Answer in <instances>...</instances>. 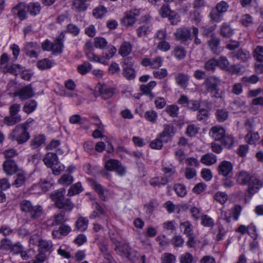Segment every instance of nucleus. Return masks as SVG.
<instances>
[{
    "mask_svg": "<svg viewBox=\"0 0 263 263\" xmlns=\"http://www.w3.org/2000/svg\"><path fill=\"white\" fill-rule=\"evenodd\" d=\"M162 263H175L176 257L168 253H164L161 257Z\"/></svg>",
    "mask_w": 263,
    "mask_h": 263,
    "instance_id": "774afa93",
    "label": "nucleus"
},
{
    "mask_svg": "<svg viewBox=\"0 0 263 263\" xmlns=\"http://www.w3.org/2000/svg\"><path fill=\"white\" fill-rule=\"evenodd\" d=\"M73 177L71 175L66 174L63 175L59 179L58 182L64 186H68L73 182Z\"/></svg>",
    "mask_w": 263,
    "mask_h": 263,
    "instance_id": "58836bf2",
    "label": "nucleus"
},
{
    "mask_svg": "<svg viewBox=\"0 0 263 263\" xmlns=\"http://www.w3.org/2000/svg\"><path fill=\"white\" fill-rule=\"evenodd\" d=\"M108 43L105 39L102 37H96L94 39V46L101 49H104L107 46Z\"/></svg>",
    "mask_w": 263,
    "mask_h": 263,
    "instance_id": "09e8293b",
    "label": "nucleus"
},
{
    "mask_svg": "<svg viewBox=\"0 0 263 263\" xmlns=\"http://www.w3.org/2000/svg\"><path fill=\"white\" fill-rule=\"evenodd\" d=\"M100 93L104 99H108L114 95V89L112 88H108L105 86H102L100 89Z\"/></svg>",
    "mask_w": 263,
    "mask_h": 263,
    "instance_id": "864d4df0",
    "label": "nucleus"
},
{
    "mask_svg": "<svg viewBox=\"0 0 263 263\" xmlns=\"http://www.w3.org/2000/svg\"><path fill=\"white\" fill-rule=\"evenodd\" d=\"M37 102L35 100H30L26 102L23 107V111L29 114L32 112L36 108Z\"/></svg>",
    "mask_w": 263,
    "mask_h": 263,
    "instance_id": "ea45409f",
    "label": "nucleus"
},
{
    "mask_svg": "<svg viewBox=\"0 0 263 263\" xmlns=\"http://www.w3.org/2000/svg\"><path fill=\"white\" fill-rule=\"evenodd\" d=\"M29 127V123L28 122L18 124L9 134V138L12 141H16L18 144L26 142L30 138L28 131Z\"/></svg>",
    "mask_w": 263,
    "mask_h": 263,
    "instance_id": "7ed1b4c3",
    "label": "nucleus"
},
{
    "mask_svg": "<svg viewBox=\"0 0 263 263\" xmlns=\"http://www.w3.org/2000/svg\"><path fill=\"white\" fill-rule=\"evenodd\" d=\"M152 25L150 22L146 21L142 23L136 29L137 35L138 37H145L151 32Z\"/></svg>",
    "mask_w": 263,
    "mask_h": 263,
    "instance_id": "a211bd4d",
    "label": "nucleus"
},
{
    "mask_svg": "<svg viewBox=\"0 0 263 263\" xmlns=\"http://www.w3.org/2000/svg\"><path fill=\"white\" fill-rule=\"evenodd\" d=\"M189 78L188 76L185 74L179 73L176 76V81L182 88H185L188 84Z\"/></svg>",
    "mask_w": 263,
    "mask_h": 263,
    "instance_id": "c85d7f7f",
    "label": "nucleus"
},
{
    "mask_svg": "<svg viewBox=\"0 0 263 263\" xmlns=\"http://www.w3.org/2000/svg\"><path fill=\"white\" fill-rule=\"evenodd\" d=\"M210 134L215 140L220 141L226 135L224 129L216 126L211 129Z\"/></svg>",
    "mask_w": 263,
    "mask_h": 263,
    "instance_id": "5701e85b",
    "label": "nucleus"
},
{
    "mask_svg": "<svg viewBox=\"0 0 263 263\" xmlns=\"http://www.w3.org/2000/svg\"><path fill=\"white\" fill-rule=\"evenodd\" d=\"M40 49V46L36 42L27 43L23 49L25 54L30 58H36L37 54L36 50Z\"/></svg>",
    "mask_w": 263,
    "mask_h": 263,
    "instance_id": "4468645a",
    "label": "nucleus"
},
{
    "mask_svg": "<svg viewBox=\"0 0 263 263\" xmlns=\"http://www.w3.org/2000/svg\"><path fill=\"white\" fill-rule=\"evenodd\" d=\"M229 8L227 2L221 1L218 3L215 8H213L210 14V16L212 21L215 22H219L222 21L223 15Z\"/></svg>",
    "mask_w": 263,
    "mask_h": 263,
    "instance_id": "423d86ee",
    "label": "nucleus"
},
{
    "mask_svg": "<svg viewBox=\"0 0 263 263\" xmlns=\"http://www.w3.org/2000/svg\"><path fill=\"white\" fill-rule=\"evenodd\" d=\"M66 32L73 36H77L80 32V29L76 25L69 24L66 27Z\"/></svg>",
    "mask_w": 263,
    "mask_h": 263,
    "instance_id": "680f3d73",
    "label": "nucleus"
},
{
    "mask_svg": "<svg viewBox=\"0 0 263 263\" xmlns=\"http://www.w3.org/2000/svg\"><path fill=\"white\" fill-rule=\"evenodd\" d=\"M158 117L157 112L153 110L146 111L144 114V118L149 122L154 123L156 121Z\"/></svg>",
    "mask_w": 263,
    "mask_h": 263,
    "instance_id": "4d7b16f0",
    "label": "nucleus"
},
{
    "mask_svg": "<svg viewBox=\"0 0 263 263\" xmlns=\"http://www.w3.org/2000/svg\"><path fill=\"white\" fill-rule=\"evenodd\" d=\"M253 55L258 62H263V46H257L253 51Z\"/></svg>",
    "mask_w": 263,
    "mask_h": 263,
    "instance_id": "8fccbe9b",
    "label": "nucleus"
},
{
    "mask_svg": "<svg viewBox=\"0 0 263 263\" xmlns=\"http://www.w3.org/2000/svg\"><path fill=\"white\" fill-rule=\"evenodd\" d=\"M217 66L221 69L225 71L230 70V62L227 57L221 56L219 59H217Z\"/></svg>",
    "mask_w": 263,
    "mask_h": 263,
    "instance_id": "f704fd0d",
    "label": "nucleus"
},
{
    "mask_svg": "<svg viewBox=\"0 0 263 263\" xmlns=\"http://www.w3.org/2000/svg\"><path fill=\"white\" fill-rule=\"evenodd\" d=\"M258 81L259 78L255 74H253L250 77H243L242 78V82L247 86L255 84Z\"/></svg>",
    "mask_w": 263,
    "mask_h": 263,
    "instance_id": "6e6d98bb",
    "label": "nucleus"
},
{
    "mask_svg": "<svg viewBox=\"0 0 263 263\" xmlns=\"http://www.w3.org/2000/svg\"><path fill=\"white\" fill-rule=\"evenodd\" d=\"M209 46L214 54H218L221 51L220 46V39L217 37H212L209 42Z\"/></svg>",
    "mask_w": 263,
    "mask_h": 263,
    "instance_id": "bb28decb",
    "label": "nucleus"
},
{
    "mask_svg": "<svg viewBox=\"0 0 263 263\" xmlns=\"http://www.w3.org/2000/svg\"><path fill=\"white\" fill-rule=\"evenodd\" d=\"M123 75L128 80H133L136 77L135 69L129 65H125L123 68Z\"/></svg>",
    "mask_w": 263,
    "mask_h": 263,
    "instance_id": "72a5a7b5",
    "label": "nucleus"
},
{
    "mask_svg": "<svg viewBox=\"0 0 263 263\" xmlns=\"http://www.w3.org/2000/svg\"><path fill=\"white\" fill-rule=\"evenodd\" d=\"M233 168V165L231 162L223 160L219 164L217 171L220 175L227 177L232 175Z\"/></svg>",
    "mask_w": 263,
    "mask_h": 263,
    "instance_id": "f8f14e48",
    "label": "nucleus"
},
{
    "mask_svg": "<svg viewBox=\"0 0 263 263\" xmlns=\"http://www.w3.org/2000/svg\"><path fill=\"white\" fill-rule=\"evenodd\" d=\"M214 199L219 203L223 204L228 200V195L225 192H218L214 195Z\"/></svg>",
    "mask_w": 263,
    "mask_h": 263,
    "instance_id": "bf43d9fd",
    "label": "nucleus"
},
{
    "mask_svg": "<svg viewBox=\"0 0 263 263\" xmlns=\"http://www.w3.org/2000/svg\"><path fill=\"white\" fill-rule=\"evenodd\" d=\"M20 208L22 212L28 214L32 219H38L44 214L42 206L34 205L28 200H22L20 204Z\"/></svg>",
    "mask_w": 263,
    "mask_h": 263,
    "instance_id": "20e7f679",
    "label": "nucleus"
},
{
    "mask_svg": "<svg viewBox=\"0 0 263 263\" xmlns=\"http://www.w3.org/2000/svg\"><path fill=\"white\" fill-rule=\"evenodd\" d=\"M107 9L103 6L100 5L92 11L93 16L97 19H100L107 13Z\"/></svg>",
    "mask_w": 263,
    "mask_h": 263,
    "instance_id": "c9c22d12",
    "label": "nucleus"
},
{
    "mask_svg": "<svg viewBox=\"0 0 263 263\" xmlns=\"http://www.w3.org/2000/svg\"><path fill=\"white\" fill-rule=\"evenodd\" d=\"M4 172L9 176H12L18 171V166L16 162L12 159H6L3 164Z\"/></svg>",
    "mask_w": 263,
    "mask_h": 263,
    "instance_id": "ddd939ff",
    "label": "nucleus"
},
{
    "mask_svg": "<svg viewBox=\"0 0 263 263\" xmlns=\"http://www.w3.org/2000/svg\"><path fill=\"white\" fill-rule=\"evenodd\" d=\"M175 39L181 43H185L192 39V33L191 30L185 27H181L176 29L174 33Z\"/></svg>",
    "mask_w": 263,
    "mask_h": 263,
    "instance_id": "9d476101",
    "label": "nucleus"
},
{
    "mask_svg": "<svg viewBox=\"0 0 263 263\" xmlns=\"http://www.w3.org/2000/svg\"><path fill=\"white\" fill-rule=\"evenodd\" d=\"M92 187L95 190V191L99 194V196L101 199L103 201H105L106 200L105 193L107 192V190H105L101 184L96 182H94L92 183Z\"/></svg>",
    "mask_w": 263,
    "mask_h": 263,
    "instance_id": "4c0bfd02",
    "label": "nucleus"
},
{
    "mask_svg": "<svg viewBox=\"0 0 263 263\" xmlns=\"http://www.w3.org/2000/svg\"><path fill=\"white\" fill-rule=\"evenodd\" d=\"M83 190L81 183L80 182H77L72 184L69 189L67 195L72 196L79 194L83 191Z\"/></svg>",
    "mask_w": 263,
    "mask_h": 263,
    "instance_id": "c756f323",
    "label": "nucleus"
},
{
    "mask_svg": "<svg viewBox=\"0 0 263 263\" xmlns=\"http://www.w3.org/2000/svg\"><path fill=\"white\" fill-rule=\"evenodd\" d=\"M27 10L32 15H36L41 10V6L39 3H30L27 6Z\"/></svg>",
    "mask_w": 263,
    "mask_h": 263,
    "instance_id": "79ce46f5",
    "label": "nucleus"
},
{
    "mask_svg": "<svg viewBox=\"0 0 263 263\" xmlns=\"http://www.w3.org/2000/svg\"><path fill=\"white\" fill-rule=\"evenodd\" d=\"M30 241L31 243L36 244L40 248L44 249L47 251H48L52 247L50 241L41 239L37 236H33Z\"/></svg>",
    "mask_w": 263,
    "mask_h": 263,
    "instance_id": "4be33fe9",
    "label": "nucleus"
},
{
    "mask_svg": "<svg viewBox=\"0 0 263 263\" xmlns=\"http://www.w3.org/2000/svg\"><path fill=\"white\" fill-rule=\"evenodd\" d=\"M156 82L155 81H150L147 84H142L140 86V89L143 93L149 92L156 86Z\"/></svg>",
    "mask_w": 263,
    "mask_h": 263,
    "instance_id": "0e129e2a",
    "label": "nucleus"
},
{
    "mask_svg": "<svg viewBox=\"0 0 263 263\" xmlns=\"http://www.w3.org/2000/svg\"><path fill=\"white\" fill-rule=\"evenodd\" d=\"M180 229L181 232L187 235H191L192 233V226L189 221L182 222L180 224Z\"/></svg>",
    "mask_w": 263,
    "mask_h": 263,
    "instance_id": "49530a36",
    "label": "nucleus"
},
{
    "mask_svg": "<svg viewBox=\"0 0 263 263\" xmlns=\"http://www.w3.org/2000/svg\"><path fill=\"white\" fill-rule=\"evenodd\" d=\"M221 80L219 77L211 76L207 77L201 85L200 91L203 93L210 92L213 98H222L224 92L219 88Z\"/></svg>",
    "mask_w": 263,
    "mask_h": 263,
    "instance_id": "f03ea898",
    "label": "nucleus"
},
{
    "mask_svg": "<svg viewBox=\"0 0 263 263\" xmlns=\"http://www.w3.org/2000/svg\"><path fill=\"white\" fill-rule=\"evenodd\" d=\"M216 161V156L211 153L204 155L200 159L201 162L206 165H211L215 163Z\"/></svg>",
    "mask_w": 263,
    "mask_h": 263,
    "instance_id": "cd10ccee",
    "label": "nucleus"
},
{
    "mask_svg": "<svg viewBox=\"0 0 263 263\" xmlns=\"http://www.w3.org/2000/svg\"><path fill=\"white\" fill-rule=\"evenodd\" d=\"M201 224L206 227H213L215 224L214 219L207 215H203L200 217Z\"/></svg>",
    "mask_w": 263,
    "mask_h": 263,
    "instance_id": "37998d69",
    "label": "nucleus"
},
{
    "mask_svg": "<svg viewBox=\"0 0 263 263\" xmlns=\"http://www.w3.org/2000/svg\"><path fill=\"white\" fill-rule=\"evenodd\" d=\"M159 13L162 17H166L173 14L174 12L171 10L168 5L164 4L161 7Z\"/></svg>",
    "mask_w": 263,
    "mask_h": 263,
    "instance_id": "052dcab7",
    "label": "nucleus"
},
{
    "mask_svg": "<svg viewBox=\"0 0 263 263\" xmlns=\"http://www.w3.org/2000/svg\"><path fill=\"white\" fill-rule=\"evenodd\" d=\"M65 193V190L64 189H60L58 191H55L52 194L51 198L52 200L54 202L55 205L57 203L60 202L64 198V195Z\"/></svg>",
    "mask_w": 263,
    "mask_h": 263,
    "instance_id": "473e14b6",
    "label": "nucleus"
},
{
    "mask_svg": "<svg viewBox=\"0 0 263 263\" xmlns=\"http://www.w3.org/2000/svg\"><path fill=\"white\" fill-rule=\"evenodd\" d=\"M115 250L116 253L122 257H125L132 261H135L138 257L136 256L137 252L132 251L129 246L126 243L119 244L117 246Z\"/></svg>",
    "mask_w": 263,
    "mask_h": 263,
    "instance_id": "6e6552de",
    "label": "nucleus"
},
{
    "mask_svg": "<svg viewBox=\"0 0 263 263\" xmlns=\"http://www.w3.org/2000/svg\"><path fill=\"white\" fill-rule=\"evenodd\" d=\"M88 220L84 217H80L76 222L77 229L82 232L85 231L88 227Z\"/></svg>",
    "mask_w": 263,
    "mask_h": 263,
    "instance_id": "e433bc0d",
    "label": "nucleus"
},
{
    "mask_svg": "<svg viewBox=\"0 0 263 263\" xmlns=\"http://www.w3.org/2000/svg\"><path fill=\"white\" fill-rule=\"evenodd\" d=\"M92 0H73L71 9L77 12L85 11L89 6L88 2Z\"/></svg>",
    "mask_w": 263,
    "mask_h": 263,
    "instance_id": "6ab92c4d",
    "label": "nucleus"
},
{
    "mask_svg": "<svg viewBox=\"0 0 263 263\" xmlns=\"http://www.w3.org/2000/svg\"><path fill=\"white\" fill-rule=\"evenodd\" d=\"M57 154H63V152L62 150L59 148L57 150V153L49 152L45 155L43 161L48 167L51 168L54 165H57V164H59Z\"/></svg>",
    "mask_w": 263,
    "mask_h": 263,
    "instance_id": "9b49d317",
    "label": "nucleus"
},
{
    "mask_svg": "<svg viewBox=\"0 0 263 263\" xmlns=\"http://www.w3.org/2000/svg\"><path fill=\"white\" fill-rule=\"evenodd\" d=\"M37 67L42 70L49 69L52 67V63L49 59H44L37 62Z\"/></svg>",
    "mask_w": 263,
    "mask_h": 263,
    "instance_id": "69168bd1",
    "label": "nucleus"
},
{
    "mask_svg": "<svg viewBox=\"0 0 263 263\" xmlns=\"http://www.w3.org/2000/svg\"><path fill=\"white\" fill-rule=\"evenodd\" d=\"M21 105L15 103L10 106L9 108V116H6L4 119V123L7 126H13L22 120L21 115L19 114Z\"/></svg>",
    "mask_w": 263,
    "mask_h": 263,
    "instance_id": "39448f33",
    "label": "nucleus"
},
{
    "mask_svg": "<svg viewBox=\"0 0 263 263\" xmlns=\"http://www.w3.org/2000/svg\"><path fill=\"white\" fill-rule=\"evenodd\" d=\"M229 113L226 109H219L216 111V119L219 122L225 121L228 118Z\"/></svg>",
    "mask_w": 263,
    "mask_h": 263,
    "instance_id": "a18cd8bd",
    "label": "nucleus"
},
{
    "mask_svg": "<svg viewBox=\"0 0 263 263\" xmlns=\"http://www.w3.org/2000/svg\"><path fill=\"white\" fill-rule=\"evenodd\" d=\"M236 178L238 184L242 185H248V191L251 196L257 193L262 185L260 180L247 171L239 172L236 175Z\"/></svg>",
    "mask_w": 263,
    "mask_h": 263,
    "instance_id": "f257e3e1",
    "label": "nucleus"
},
{
    "mask_svg": "<svg viewBox=\"0 0 263 263\" xmlns=\"http://www.w3.org/2000/svg\"><path fill=\"white\" fill-rule=\"evenodd\" d=\"M46 141V137L43 135L35 136L30 142L32 149H36L41 146Z\"/></svg>",
    "mask_w": 263,
    "mask_h": 263,
    "instance_id": "a878e982",
    "label": "nucleus"
},
{
    "mask_svg": "<svg viewBox=\"0 0 263 263\" xmlns=\"http://www.w3.org/2000/svg\"><path fill=\"white\" fill-rule=\"evenodd\" d=\"M141 9H132L126 11L121 20V25L125 28L133 26L137 21V18L140 15Z\"/></svg>",
    "mask_w": 263,
    "mask_h": 263,
    "instance_id": "0eeeda50",
    "label": "nucleus"
},
{
    "mask_svg": "<svg viewBox=\"0 0 263 263\" xmlns=\"http://www.w3.org/2000/svg\"><path fill=\"white\" fill-rule=\"evenodd\" d=\"M258 133L249 132L245 136L246 141L250 144H254L259 139Z\"/></svg>",
    "mask_w": 263,
    "mask_h": 263,
    "instance_id": "a19ab883",
    "label": "nucleus"
},
{
    "mask_svg": "<svg viewBox=\"0 0 263 263\" xmlns=\"http://www.w3.org/2000/svg\"><path fill=\"white\" fill-rule=\"evenodd\" d=\"M175 133L174 127L173 124H164V129L159 134L160 138L164 141V142H167L170 137L172 136Z\"/></svg>",
    "mask_w": 263,
    "mask_h": 263,
    "instance_id": "aec40b11",
    "label": "nucleus"
},
{
    "mask_svg": "<svg viewBox=\"0 0 263 263\" xmlns=\"http://www.w3.org/2000/svg\"><path fill=\"white\" fill-rule=\"evenodd\" d=\"M173 54L177 59L181 60L185 57L186 51L182 46H178L174 48Z\"/></svg>",
    "mask_w": 263,
    "mask_h": 263,
    "instance_id": "3c124183",
    "label": "nucleus"
},
{
    "mask_svg": "<svg viewBox=\"0 0 263 263\" xmlns=\"http://www.w3.org/2000/svg\"><path fill=\"white\" fill-rule=\"evenodd\" d=\"M13 248V245L10 239L5 238L1 240L0 245V248L1 249L12 251Z\"/></svg>",
    "mask_w": 263,
    "mask_h": 263,
    "instance_id": "c03bdc74",
    "label": "nucleus"
},
{
    "mask_svg": "<svg viewBox=\"0 0 263 263\" xmlns=\"http://www.w3.org/2000/svg\"><path fill=\"white\" fill-rule=\"evenodd\" d=\"M105 167L107 171H115L120 176H123L126 172V168L122 163L116 159H110L105 162Z\"/></svg>",
    "mask_w": 263,
    "mask_h": 263,
    "instance_id": "1a4fd4ad",
    "label": "nucleus"
},
{
    "mask_svg": "<svg viewBox=\"0 0 263 263\" xmlns=\"http://www.w3.org/2000/svg\"><path fill=\"white\" fill-rule=\"evenodd\" d=\"M91 68V65L88 62H85L82 64L80 65L78 67L77 70L80 74L84 75L89 72Z\"/></svg>",
    "mask_w": 263,
    "mask_h": 263,
    "instance_id": "603ef678",
    "label": "nucleus"
},
{
    "mask_svg": "<svg viewBox=\"0 0 263 263\" xmlns=\"http://www.w3.org/2000/svg\"><path fill=\"white\" fill-rule=\"evenodd\" d=\"M33 89L30 85L24 87L15 93V96H18L22 101L28 99L33 96Z\"/></svg>",
    "mask_w": 263,
    "mask_h": 263,
    "instance_id": "2eb2a0df",
    "label": "nucleus"
},
{
    "mask_svg": "<svg viewBox=\"0 0 263 263\" xmlns=\"http://www.w3.org/2000/svg\"><path fill=\"white\" fill-rule=\"evenodd\" d=\"M174 190L176 194L180 197H183L186 195V187L182 184H175L174 186Z\"/></svg>",
    "mask_w": 263,
    "mask_h": 263,
    "instance_id": "de8ad7c7",
    "label": "nucleus"
},
{
    "mask_svg": "<svg viewBox=\"0 0 263 263\" xmlns=\"http://www.w3.org/2000/svg\"><path fill=\"white\" fill-rule=\"evenodd\" d=\"M55 206L59 209L64 210L63 212L65 213H69L73 209L74 204L70 199L64 198L63 200L60 202L57 203V204Z\"/></svg>",
    "mask_w": 263,
    "mask_h": 263,
    "instance_id": "b1692460",
    "label": "nucleus"
},
{
    "mask_svg": "<svg viewBox=\"0 0 263 263\" xmlns=\"http://www.w3.org/2000/svg\"><path fill=\"white\" fill-rule=\"evenodd\" d=\"M216 66H217V59L212 58L205 63L204 68L207 70L214 71Z\"/></svg>",
    "mask_w": 263,
    "mask_h": 263,
    "instance_id": "338daca9",
    "label": "nucleus"
},
{
    "mask_svg": "<svg viewBox=\"0 0 263 263\" xmlns=\"http://www.w3.org/2000/svg\"><path fill=\"white\" fill-rule=\"evenodd\" d=\"M26 181V177L22 173H18L16 176V178L14 180V182L12 183V186H14L15 187H19L22 186Z\"/></svg>",
    "mask_w": 263,
    "mask_h": 263,
    "instance_id": "5fc2aeb1",
    "label": "nucleus"
},
{
    "mask_svg": "<svg viewBox=\"0 0 263 263\" xmlns=\"http://www.w3.org/2000/svg\"><path fill=\"white\" fill-rule=\"evenodd\" d=\"M66 219L65 218V213L63 211H61L60 213L57 214H55L53 216V220L51 223V226H58L60 224H63V222L66 221Z\"/></svg>",
    "mask_w": 263,
    "mask_h": 263,
    "instance_id": "7c9ffc66",
    "label": "nucleus"
},
{
    "mask_svg": "<svg viewBox=\"0 0 263 263\" xmlns=\"http://www.w3.org/2000/svg\"><path fill=\"white\" fill-rule=\"evenodd\" d=\"M27 7L23 3H20L12 8L11 11L14 15L21 20H24L27 17Z\"/></svg>",
    "mask_w": 263,
    "mask_h": 263,
    "instance_id": "f3484780",
    "label": "nucleus"
},
{
    "mask_svg": "<svg viewBox=\"0 0 263 263\" xmlns=\"http://www.w3.org/2000/svg\"><path fill=\"white\" fill-rule=\"evenodd\" d=\"M220 30V35L226 38H230L234 33V30L227 23H224L221 25Z\"/></svg>",
    "mask_w": 263,
    "mask_h": 263,
    "instance_id": "393cba45",
    "label": "nucleus"
},
{
    "mask_svg": "<svg viewBox=\"0 0 263 263\" xmlns=\"http://www.w3.org/2000/svg\"><path fill=\"white\" fill-rule=\"evenodd\" d=\"M220 142L228 148H231L233 146L234 140L231 135H225Z\"/></svg>",
    "mask_w": 263,
    "mask_h": 263,
    "instance_id": "e2e57ef3",
    "label": "nucleus"
},
{
    "mask_svg": "<svg viewBox=\"0 0 263 263\" xmlns=\"http://www.w3.org/2000/svg\"><path fill=\"white\" fill-rule=\"evenodd\" d=\"M231 56L233 59L240 60L243 62L248 61L251 58L250 52L242 49H239L237 52H231Z\"/></svg>",
    "mask_w": 263,
    "mask_h": 263,
    "instance_id": "412c9836",
    "label": "nucleus"
},
{
    "mask_svg": "<svg viewBox=\"0 0 263 263\" xmlns=\"http://www.w3.org/2000/svg\"><path fill=\"white\" fill-rule=\"evenodd\" d=\"M65 37L64 32H61L60 34L52 43L51 51L54 54L61 53L64 47L63 41Z\"/></svg>",
    "mask_w": 263,
    "mask_h": 263,
    "instance_id": "dca6fc26",
    "label": "nucleus"
},
{
    "mask_svg": "<svg viewBox=\"0 0 263 263\" xmlns=\"http://www.w3.org/2000/svg\"><path fill=\"white\" fill-rule=\"evenodd\" d=\"M132 44L127 42H124L120 46L119 50V54L122 57H126L132 51Z\"/></svg>",
    "mask_w": 263,
    "mask_h": 263,
    "instance_id": "2f4dec72",
    "label": "nucleus"
},
{
    "mask_svg": "<svg viewBox=\"0 0 263 263\" xmlns=\"http://www.w3.org/2000/svg\"><path fill=\"white\" fill-rule=\"evenodd\" d=\"M47 258L46 252L40 250L38 254L35 256V260H32L31 263H44Z\"/></svg>",
    "mask_w": 263,
    "mask_h": 263,
    "instance_id": "13d9d810",
    "label": "nucleus"
}]
</instances>
